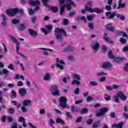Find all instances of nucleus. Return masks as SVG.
<instances>
[{
  "mask_svg": "<svg viewBox=\"0 0 128 128\" xmlns=\"http://www.w3.org/2000/svg\"><path fill=\"white\" fill-rule=\"evenodd\" d=\"M50 92H52V96H60V90L56 84H52L50 89Z\"/></svg>",
  "mask_w": 128,
  "mask_h": 128,
  "instance_id": "obj_5",
  "label": "nucleus"
},
{
  "mask_svg": "<svg viewBox=\"0 0 128 128\" xmlns=\"http://www.w3.org/2000/svg\"><path fill=\"white\" fill-rule=\"evenodd\" d=\"M99 80L101 82H104V80H106V76H103V77H102L100 78V79H99Z\"/></svg>",
  "mask_w": 128,
  "mask_h": 128,
  "instance_id": "obj_64",
  "label": "nucleus"
},
{
  "mask_svg": "<svg viewBox=\"0 0 128 128\" xmlns=\"http://www.w3.org/2000/svg\"><path fill=\"white\" fill-rule=\"evenodd\" d=\"M8 68L10 70H14V66L12 64H10L9 66H8Z\"/></svg>",
  "mask_w": 128,
  "mask_h": 128,
  "instance_id": "obj_58",
  "label": "nucleus"
},
{
  "mask_svg": "<svg viewBox=\"0 0 128 128\" xmlns=\"http://www.w3.org/2000/svg\"><path fill=\"white\" fill-rule=\"evenodd\" d=\"M8 112H9V114H14V110L10 108L8 110Z\"/></svg>",
  "mask_w": 128,
  "mask_h": 128,
  "instance_id": "obj_46",
  "label": "nucleus"
},
{
  "mask_svg": "<svg viewBox=\"0 0 128 128\" xmlns=\"http://www.w3.org/2000/svg\"><path fill=\"white\" fill-rule=\"evenodd\" d=\"M42 3L43 4L44 6L46 8H49L50 6L48 4V0H42Z\"/></svg>",
  "mask_w": 128,
  "mask_h": 128,
  "instance_id": "obj_29",
  "label": "nucleus"
},
{
  "mask_svg": "<svg viewBox=\"0 0 128 128\" xmlns=\"http://www.w3.org/2000/svg\"><path fill=\"white\" fill-rule=\"evenodd\" d=\"M104 38L106 40V42H109V44H114V41L108 38L106 36H108V34L106 33L104 34Z\"/></svg>",
  "mask_w": 128,
  "mask_h": 128,
  "instance_id": "obj_13",
  "label": "nucleus"
},
{
  "mask_svg": "<svg viewBox=\"0 0 128 128\" xmlns=\"http://www.w3.org/2000/svg\"><path fill=\"white\" fill-rule=\"evenodd\" d=\"M12 23L13 24H20V20L13 19L12 21Z\"/></svg>",
  "mask_w": 128,
  "mask_h": 128,
  "instance_id": "obj_38",
  "label": "nucleus"
},
{
  "mask_svg": "<svg viewBox=\"0 0 128 128\" xmlns=\"http://www.w3.org/2000/svg\"><path fill=\"white\" fill-rule=\"evenodd\" d=\"M110 68H112V64L109 62H105L101 66V68L103 70H108Z\"/></svg>",
  "mask_w": 128,
  "mask_h": 128,
  "instance_id": "obj_8",
  "label": "nucleus"
},
{
  "mask_svg": "<svg viewBox=\"0 0 128 128\" xmlns=\"http://www.w3.org/2000/svg\"><path fill=\"white\" fill-rule=\"evenodd\" d=\"M104 96H106L104 97V100H107V101L110 100V96H108L106 94H105Z\"/></svg>",
  "mask_w": 128,
  "mask_h": 128,
  "instance_id": "obj_50",
  "label": "nucleus"
},
{
  "mask_svg": "<svg viewBox=\"0 0 128 128\" xmlns=\"http://www.w3.org/2000/svg\"><path fill=\"white\" fill-rule=\"evenodd\" d=\"M123 118H126V120H128V113H123L122 114Z\"/></svg>",
  "mask_w": 128,
  "mask_h": 128,
  "instance_id": "obj_56",
  "label": "nucleus"
},
{
  "mask_svg": "<svg viewBox=\"0 0 128 128\" xmlns=\"http://www.w3.org/2000/svg\"><path fill=\"white\" fill-rule=\"evenodd\" d=\"M74 80H80V77L78 76V74H74L73 75Z\"/></svg>",
  "mask_w": 128,
  "mask_h": 128,
  "instance_id": "obj_33",
  "label": "nucleus"
},
{
  "mask_svg": "<svg viewBox=\"0 0 128 128\" xmlns=\"http://www.w3.org/2000/svg\"><path fill=\"white\" fill-rule=\"evenodd\" d=\"M2 26H6V17L4 14H2Z\"/></svg>",
  "mask_w": 128,
  "mask_h": 128,
  "instance_id": "obj_19",
  "label": "nucleus"
},
{
  "mask_svg": "<svg viewBox=\"0 0 128 128\" xmlns=\"http://www.w3.org/2000/svg\"><path fill=\"white\" fill-rule=\"evenodd\" d=\"M62 24H64V26H68V20L66 18L64 19Z\"/></svg>",
  "mask_w": 128,
  "mask_h": 128,
  "instance_id": "obj_42",
  "label": "nucleus"
},
{
  "mask_svg": "<svg viewBox=\"0 0 128 128\" xmlns=\"http://www.w3.org/2000/svg\"><path fill=\"white\" fill-rule=\"evenodd\" d=\"M75 94H80V88H76L74 92Z\"/></svg>",
  "mask_w": 128,
  "mask_h": 128,
  "instance_id": "obj_59",
  "label": "nucleus"
},
{
  "mask_svg": "<svg viewBox=\"0 0 128 128\" xmlns=\"http://www.w3.org/2000/svg\"><path fill=\"white\" fill-rule=\"evenodd\" d=\"M56 122H57V124H64V122L60 118H58L56 119Z\"/></svg>",
  "mask_w": 128,
  "mask_h": 128,
  "instance_id": "obj_32",
  "label": "nucleus"
},
{
  "mask_svg": "<svg viewBox=\"0 0 128 128\" xmlns=\"http://www.w3.org/2000/svg\"><path fill=\"white\" fill-rule=\"evenodd\" d=\"M92 48L96 52H98V48H100V44L98 42H96L92 46Z\"/></svg>",
  "mask_w": 128,
  "mask_h": 128,
  "instance_id": "obj_16",
  "label": "nucleus"
},
{
  "mask_svg": "<svg viewBox=\"0 0 128 128\" xmlns=\"http://www.w3.org/2000/svg\"><path fill=\"white\" fill-rule=\"evenodd\" d=\"M108 73H104V72H99L98 73H97L96 75L98 76H108Z\"/></svg>",
  "mask_w": 128,
  "mask_h": 128,
  "instance_id": "obj_35",
  "label": "nucleus"
},
{
  "mask_svg": "<svg viewBox=\"0 0 128 128\" xmlns=\"http://www.w3.org/2000/svg\"><path fill=\"white\" fill-rule=\"evenodd\" d=\"M88 112V109L87 108H84L80 110V114H86Z\"/></svg>",
  "mask_w": 128,
  "mask_h": 128,
  "instance_id": "obj_31",
  "label": "nucleus"
},
{
  "mask_svg": "<svg viewBox=\"0 0 128 128\" xmlns=\"http://www.w3.org/2000/svg\"><path fill=\"white\" fill-rule=\"evenodd\" d=\"M90 86H94L98 84V83L96 82H90Z\"/></svg>",
  "mask_w": 128,
  "mask_h": 128,
  "instance_id": "obj_51",
  "label": "nucleus"
},
{
  "mask_svg": "<svg viewBox=\"0 0 128 128\" xmlns=\"http://www.w3.org/2000/svg\"><path fill=\"white\" fill-rule=\"evenodd\" d=\"M80 84V82L78 80H74L72 82L71 84H76V86H79Z\"/></svg>",
  "mask_w": 128,
  "mask_h": 128,
  "instance_id": "obj_37",
  "label": "nucleus"
},
{
  "mask_svg": "<svg viewBox=\"0 0 128 128\" xmlns=\"http://www.w3.org/2000/svg\"><path fill=\"white\" fill-rule=\"evenodd\" d=\"M44 80H50V74L46 73L44 77Z\"/></svg>",
  "mask_w": 128,
  "mask_h": 128,
  "instance_id": "obj_26",
  "label": "nucleus"
},
{
  "mask_svg": "<svg viewBox=\"0 0 128 128\" xmlns=\"http://www.w3.org/2000/svg\"><path fill=\"white\" fill-rule=\"evenodd\" d=\"M2 72V74H8V72H8V70H6V69H3Z\"/></svg>",
  "mask_w": 128,
  "mask_h": 128,
  "instance_id": "obj_49",
  "label": "nucleus"
},
{
  "mask_svg": "<svg viewBox=\"0 0 128 128\" xmlns=\"http://www.w3.org/2000/svg\"><path fill=\"white\" fill-rule=\"evenodd\" d=\"M10 38H11L12 40L14 42V44H16V52L18 54H19V56H21L22 58H26V56H24V54H22V53H20L18 52L20 50V43L18 42V40L16 38L13 37L12 36H10Z\"/></svg>",
  "mask_w": 128,
  "mask_h": 128,
  "instance_id": "obj_4",
  "label": "nucleus"
},
{
  "mask_svg": "<svg viewBox=\"0 0 128 128\" xmlns=\"http://www.w3.org/2000/svg\"><path fill=\"white\" fill-rule=\"evenodd\" d=\"M79 18L81 20H84V22H86V18L84 16H82V17H79Z\"/></svg>",
  "mask_w": 128,
  "mask_h": 128,
  "instance_id": "obj_60",
  "label": "nucleus"
},
{
  "mask_svg": "<svg viewBox=\"0 0 128 128\" xmlns=\"http://www.w3.org/2000/svg\"><path fill=\"white\" fill-rule=\"evenodd\" d=\"M79 111L80 109H76V108H74V106H71V112H78Z\"/></svg>",
  "mask_w": 128,
  "mask_h": 128,
  "instance_id": "obj_28",
  "label": "nucleus"
},
{
  "mask_svg": "<svg viewBox=\"0 0 128 128\" xmlns=\"http://www.w3.org/2000/svg\"><path fill=\"white\" fill-rule=\"evenodd\" d=\"M31 104H32V101L30 100H25L23 101V105L24 106H30Z\"/></svg>",
  "mask_w": 128,
  "mask_h": 128,
  "instance_id": "obj_18",
  "label": "nucleus"
},
{
  "mask_svg": "<svg viewBox=\"0 0 128 128\" xmlns=\"http://www.w3.org/2000/svg\"><path fill=\"white\" fill-rule=\"evenodd\" d=\"M24 28H26V26L22 24H20V26L18 27L20 30H24Z\"/></svg>",
  "mask_w": 128,
  "mask_h": 128,
  "instance_id": "obj_40",
  "label": "nucleus"
},
{
  "mask_svg": "<svg viewBox=\"0 0 128 128\" xmlns=\"http://www.w3.org/2000/svg\"><path fill=\"white\" fill-rule=\"evenodd\" d=\"M74 48L72 46L67 47L66 48L63 50V52H72L74 50Z\"/></svg>",
  "mask_w": 128,
  "mask_h": 128,
  "instance_id": "obj_15",
  "label": "nucleus"
},
{
  "mask_svg": "<svg viewBox=\"0 0 128 128\" xmlns=\"http://www.w3.org/2000/svg\"><path fill=\"white\" fill-rule=\"evenodd\" d=\"M122 52H128V46H125L122 48Z\"/></svg>",
  "mask_w": 128,
  "mask_h": 128,
  "instance_id": "obj_63",
  "label": "nucleus"
},
{
  "mask_svg": "<svg viewBox=\"0 0 128 128\" xmlns=\"http://www.w3.org/2000/svg\"><path fill=\"white\" fill-rule=\"evenodd\" d=\"M106 28L108 30V32H114V28L112 26V23L107 24L106 26Z\"/></svg>",
  "mask_w": 128,
  "mask_h": 128,
  "instance_id": "obj_11",
  "label": "nucleus"
},
{
  "mask_svg": "<svg viewBox=\"0 0 128 128\" xmlns=\"http://www.w3.org/2000/svg\"><path fill=\"white\" fill-rule=\"evenodd\" d=\"M68 99L64 96H62L60 98V106L62 108H70V106L66 104Z\"/></svg>",
  "mask_w": 128,
  "mask_h": 128,
  "instance_id": "obj_6",
  "label": "nucleus"
},
{
  "mask_svg": "<svg viewBox=\"0 0 128 128\" xmlns=\"http://www.w3.org/2000/svg\"><path fill=\"white\" fill-rule=\"evenodd\" d=\"M94 12H96V14H102V12H104V11L102 9H100L98 8H94Z\"/></svg>",
  "mask_w": 128,
  "mask_h": 128,
  "instance_id": "obj_25",
  "label": "nucleus"
},
{
  "mask_svg": "<svg viewBox=\"0 0 128 128\" xmlns=\"http://www.w3.org/2000/svg\"><path fill=\"white\" fill-rule=\"evenodd\" d=\"M64 5L60 7V14H61V16H62V14H64Z\"/></svg>",
  "mask_w": 128,
  "mask_h": 128,
  "instance_id": "obj_27",
  "label": "nucleus"
},
{
  "mask_svg": "<svg viewBox=\"0 0 128 128\" xmlns=\"http://www.w3.org/2000/svg\"><path fill=\"white\" fill-rule=\"evenodd\" d=\"M46 28L48 30V32H50V30H52V25L50 24H48L46 26Z\"/></svg>",
  "mask_w": 128,
  "mask_h": 128,
  "instance_id": "obj_48",
  "label": "nucleus"
},
{
  "mask_svg": "<svg viewBox=\"0 0 128 128\" xmlns=\"http://www.w3.org/2000/svg\"><path fill=\"white\" fill-rule=\"evenodd\" d=\"M93 122H94V120H92V119L90 118V119L88 120H86V122L87 124H88V126H90L92 124Z\"/></svg>",
  "mask_w": 128,
  "mask_h": 128,
  "instance_id": "obj_43",
  "label": "nucleus"
},
{
  "mask_svg": "<svg viewBox=\"0 0 128 128\" xmlns=\"http://www.w3.org/2000/svg\"><path fill=\"white\" fill-rule=\"evenodd\" d=\"M118 34L119 36H122L124 37L128 38V34H126L124 32H122V31H118Z\"/></svg>",
  "mask_w": 128,
  "mask_h": 128,
  "instance_id": "obj_24",
  "label": "nucleus"
},
{
  "mask_svg": "<svg viewBox=\"0 0 128 128\" xmlns=\"http://www.w3.org/2000/svg\"><path fill=\"white\" fill-rule=\"evenodd\" d=\"M21 110L22 112H28V110L24 106L21 108Z\"/></svg>",
  "mask_w": 128,
  "mask_h": 128,
  "instance_id": "obj_52",
  "label": "nucleus"
},
{
  "mask_svg": "<svg viewBox=\"0 0 128 128\" xmlns=\"http://www.w3.org/2000/svg\"><path fill=\"white\" fill-rule=\"evenodd\" d=\"M106 88L108 90H110V92L112 90V86H106Z\"/></svg>",
  "mask_w": 128,
  "mask_h": 128,
  "instance_id": "obj_57",
  "label": "nucleus"
},
{
  "mask_svg": "<svg viewBox=\"0 0 128 128\" xmlns=\"http://www.w3.org/2000/svg\"><path fill=\"white\" fill-rule=\"evenodd\" d=\"M50 10H52L53 12L56 13L58 12V7L56 6H49L48 7Z\"/></svg>",
  "mask_w": 128,
  "mask_h": 128,
  "instance_id": "obj_21",
  "label": "nucleus"
},
{
  "mask_svg": "<svg viewBox=\"0 0 128 128\" xmlns=\"http://www.w3.org/2000/svg\"><path fill=\"white\" fill-rule=\"evenodd\" d=\"M108 108H107L104 107L103 108H101L99 112L96 114V116L97 118H98L100 116H104V114H106V113L108 112Z\"/></svg>",
  "mask_w": 128,
  "mask_h": 128,
  "instance_id": "obj_7",
  "label": "nucleus"
},
{
  "mask_svg": "<svg viewBox=\"0 0 128 128\" xmlns=\"http://www.w3.org/2000/svg\"><path fill=\"white\" fill-rule=\"evenodd\" d=\"M116 17L119 18H120V20H126V16H122V15L120 14H116Z\"/></svg>",
  "mask_w": 128,
  "mask_h": 128,
  "instance_id": "obj_39",
  "label": "nucleus"
},
{
  "mask_svg": "<svg viewBox=\"0 0 128 128\" xmlns=\"http://www.w3.org/2000/svg\"><path fill=\"white\" fill-rule=\"evenodd\" d=\"M6 14L10 16H14L17 14H20L21 16H24V10L22 9H18V8L9 9L6 10Z\"/></svg>",
  "mask_w": 128,
  "mask_h": 128,
  "instance_id": "obj_2",
  "label": "nucleus"
},
{
  "mask_svg": "<svg viewBox=\"0 0 128 128\" xmlns=\"http://www.w3.org/2000/svg\"><path fill=\"white\" fill-rule=\"evenodd\" d=\"M120 98L122 100H126V96L122 92L119 91L116 96H114V102L116 104H118L120 102Z\"/></svg>",
  "mask_w": 128,
  "mask_h": 128,
  "instance_id": "obj_3",
  "label": "nucleus"
},
{
  "mask_svg": "<svg viewBox=\"0 0 128 128\" xmlns=\"http://www.w3.org/2000/svg\"><path fill=\"white\" fill-rule=\"evenodd\" d=\"M28 30L30 36H38V32L34 31V30L32 28H29Z\"/></svg>",
  "mask_w": 128,
  "mask_h": 128,
  "instance_id": "obj_14",
  "label": "nucleus"
},
{
  "mask_svg": "<svg viewBox=\"0 0 128 128\" xmlns=\"http://www.w3.org/2000/svg\"><path fill=\"white\" fill-rule=\"evenodd\" d=\"M124 70H126V72H128V63L125 64Z\"/></svg>",
  "mask_w": 128,
  "mask_h": 128,
  "instance_id": "obj_62",
  "label": "nucleus"
},
{
  "mask_svg": "<svg viewBox=\"0 0 128 128\" xmlns=\"http://www.w3.org/2000/svg\"><path fill=\"white\" fill-rule=\"evenodd\" d=\"M28 4L30 6H36L40 5V2L38 0H36L35 1L34 0H30L28 2Z\"/></svg>",
  "mask_w": 128,
  "mask_h": 128,
  "instance_id": "obj_9",
  "label": "nucleus"
},
{
  "mask_svg": "<svg viewBox=\"0 0 128 128\" xmlns=\"http://www.w3.org/2000/svg\"><path fill=\"white\" fill-rule=\"evenodd\" d=\"M65 114H66L67 118H72V115H70V112H67L65 113Z\"/></svg>",
  "mask_w": 128,
  "mask_h": 128,
  "instance_id": "obj_55",
  "label": "nucleus"
},
{
  "mask_svg": "<svg viewBox=\"0 0 128 128\" xmlns=\"http://www.w3.org/2000/svg\"><path fill=\"white\" fill-rule=\"evenodd\" d=\"M122 0H119L118 2V6H117V10H120V8H125L126 4H122Z\"/></svg>",
  "mask_w": 128,
  "mask_h": 128,
  "instance_id": "obj_17",
  "label": "nucleus"
},
{
  "mask_svg": "<svg viewBox=\"0 0 128 128\" xmlns=\"http://www.w3.org/2000/svg\"><path fill=\"white\" fill-rule=\"evenodd\" d=\"M105 10H112V6H110L106 5Z\"/></svg>",
  "mask_w": 128,
  "mask_h": 128,
  "instance_id": "obj_53",
  "label": "nucleus"
},
{
  "mask_svg": "<svg viewBox=\"0 0 128 128\" xmlns=\"http://www.w3.org/2000/svg\"><path fill=\"white\" fill-rule=\"evenodd\" d=\"M70 6V4H64V6L67 8V10H72V6Z\"/></svg>",
  "mask_w": 128,
  "mask_h": 128,
  "instance_id": "obj_36",
  "label": "nucleus"
},
{
  "mask_svg": "<svg viewBox=\"0 0 128 128\" xmlns=\"http://www.w3.org/2000/svg\"><path fill=\"white\" fill-rule=\"evenodd\" d=\"M116 12H113L112 14H110L109 16V17L107 18H110V19H112L114 18L116 16Z\"/></svg>",
  "mask_w": 128,
  "mask_h": 128,
  "instance_id": "obj_30",
  "label": "nucleus"
},
{
  "mask_svg": "<svg viewBox=\"0 0 128 128\" xmlns=\"http://www.w3.org/2000/svg\"><path fill=\"white\" fill-rule=\"evenodd\" d=\"M26 90L24 88H19V94L22 98H24L26 96Z\"/></svg>",
  "mask_w": 128,
  "mask_h": 128,
  "instance_id": "obj_10",
  "label": "nucleus"
},
{
  "mask_svg": "<svg viewBox=\"0 0 128 128\" xmlns=\"http://www.w3.org/2000/svg\"><path fill=\"white\" fill-rule=\"evenodd\" d=\"M29 14H30V16H32L33 14H34V11L32 9L30 8L29 10Z\"/></svg>",
  "mask_w": 128,
  "mask_h": 128,
  "instance_id": "obj_54",
  "label": "nucleus"
},
{
  "mask_svg": "<svg viewBox=\"0 0 128 128\" xmlns=\"http://www.w3.org/2000/svg\"><path fill=\"white\" fill-rule=\"evenodd\" d=\"M126 60V58L124 57H114V58H113V62H122V60Z\"/></svg>",
  "mask_w": 128,
  "mask_h": 128,
  "instance_id": "obj_12",
  "label": "nucleus"
},
{
  "mask_svg": "<svg viewBox=\"0 0 128 128\" xmlns=\"http://www.w3.org/2000/svg\"><path fill=\"white\" fill-rule=\"evenodd\" d=\"M66 2H69L70 4V6H76V4L72 2V0H66Z\"/></svg>",
  "mask_w": 128,
  "mask_h": 128,
  "instance_id": "obj_44",
  "label": "nucleus"
},
{
  "mask_svg": "<svg viewBox=\"0 0 128 128\" xmlns=\"http://www.w3.org/2000/svg\"><path fill=\"white\" fill-rule=\"evenodd\" d=\"M108 58L110 60H114V58L115 56L112 54V52L111 50H109L108 52Z\"/></svg>",
  "mask_w": 128,
  "mask_h": 128,
  "instance_id": "obj_20",
  "label": "nucleus"
},
{
  "mask_svg": "<svg viewBox=\"0 0 128 128\" xmlns=\"http://www.w3.org/2000/svg\"><path fill=\"white\" fill-rule=\"evenodd\" d=\"M106 50H108V47L106 46H102V54H105V52H106Z\"/></svg>",
  "mask_w": 128,
  "mask_h": 128,
  "instance_id": "obj_34",
  "label": "nucleus"
},
{
  "mask_svg": "<svg viewBox=\"0 0 128 128\" xmlns=\"http://www.w3.org/2000/svg\"><path fill=\"white\" fill-rule=\"evenodd\" d=\"M84 8L86 10H88L89 12H94V9L90 8L88 5L84 6Z\"/></svg>",
  "mask_w": 128,
  "mask_h": 128,
  "instance_id": "obj_22",
  "label": "nucleus"
},
{
  "mask_svg": "<svg viewBox=\"0 0 128 128\" xmlns=\"http://www.w3.org/2000/svg\"><path fill=\"white\" fill-rule=\"evenodd\" d=\"M54 32H55V38L56 40H58L59 42H62V40H64V38L62 37V36H68L66 34V30L62 29V28H55Z\"/></svg>",
  "mask_w": 128,
  "mask_h": 128,
  "instance_id": "obj_1",
  "label": "nucleus"
},
{
  "mask_svg": "<svg viewBox=\"0 0 128 128\" xmlns=\"http://www.w3.org/2000/svg\"><path fill=\"white\" fill-rule=\"evenodd\" d=\"M82 116H79V117H78V118H76V120L75 122H76V124H78V122H82Z\"/></svg>",
  "mask_w": 128,
  "mask_h": 128,
  "instance_id": "obj_47",
  "label": "nucleus"
},
{
  "mask_svg": "<svg viewBox=\"0 0 128 128\" xmlns=\"http://www.w3.org/2000/svg\"><path fill=\"white\" fill-rule=\"evenodd\" d=\"M100 120H98L94 124L92 125V128H98V126H100Z\"/></svg>",
  "mask_w": 128,
  "mask_h": 128,
  "instance_id": "obj_23",
  "label": "nucleus"
},
{
  "mask_svg": "<svg viewBox=\"0 0 128 128\" xmlns=\"http://www.w3.org/2000/svg\"><path fill=\"white\" fill-rule=\"evenodd\" d=\"M110 116L112 118H116V113L114 112L110 113Z\"/></svg>",
  "mask_w": 128,
  "mask_h": 128,
  "instance_id": "obj_61",
  "label": "nucleus"
},
{
  "mask_svg": "<svg viewBox=\"0 0 128 128\" xmlns=\"http://www.w3.org/2000/svg\"><path fill=\"white\" fill-rule=\"evenodd\" d=\"M54 64L56 68H58L60 70H64V66H62V65H60L58 63H56Z\"/></svg>",
  "mask_w": 128,
  "mask_h": 128,
  "instance_id": "obj_41",
  "label": "nucleus"
},
{
  "mask_svg": "<svg viewBox=\"0 0 128 128\" xmlns=\"http://www.w3.org/2000/svg\"><path fill=\"white\" fill-rule=\"evenodd\" d=\"M120 42L121 44H126V40L122 38H120Z\"/></svg>",
  "mask_w": 128,
  "mask_h": 128,
  "instance_id": "obj_45",
  "label": "nucleus"
}]
</instances>
